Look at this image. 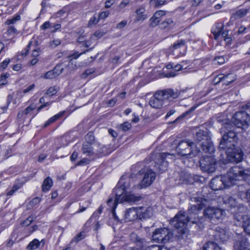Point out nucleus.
Segmentation results:
<instances>
[{"label":"nucleus","instance_id":"f257e3e1","mask_svg":"<svg viewBox=\"0 0 250 250\" xmlns=\"http://www.w3.org/2000/svg\"><path fill=\"white\" fill-rule=\"evenodd\" d=\"M191 201L196 204L189 206L188 210V215L185 212L181 211L171 220L172 225L175 228L174 233L179 240L185 239L188 237V230L187 228V223H198L200 219L196 217L197 215L208 203V200L197 195L192 197Z\"/></svg>","mask_w":250,"mask_h":250},{"label":"nucleus","instance_id":"f03ea898","mask_svg":"<svg viewBox=\"0 0 250 250\" xmlns=\"http://www.w3.org/2000/svg\"><path fill=\"white\" fill-rule=\"evenodd\" d=\"M180 92L178 90L168 88L156 91L149 100L150 106L154 108H161L165 101H172L179 97Z\"/></svg>","mask_w":250,"mask_h":250},{"label":"nucleus","instance_id":"7ed1b4c3","mask_svg":"<svg viewBox=\"0 0 250 250\" xmlns=\"http://www.w3.org/2000/svg\"><path fill=\"white\" fill-rule=\"evenodd\" d=\"M234 130L235 127L230 123H227L221 127L220 132L222 137L219 146L220 149H231L235 147L237 136Z\"/></svg>","mask_w":250,"mask_h":250},{"label":"nucleus","instance_id":"20e7f679","mask_svg":"<svg viewBox=\"0 0 250 250\" xmlns=\"http://www.w3.org/2000/svg\"><path fill=\"white\" fill-rule=\"evenodd\" d=\"M194 138L204 152L210 154L214 152L215 148L211 138L206 131L199 130L196 132Z\"/></svg>","mask_w":250,"mask_h":250},{"label":"nucleus","instance_id":"39448f33","mask_svg":"<svg viewBox=\"0 0 250 250\" xmlns=\"http://www.w3.org/2000/svg\"><path fill=\"white\" fill-rule=\"evenodd\" d=\"M249 174L246 170L238 167L231 168L228 172L225 177L228 181L227 186L231 187L237 184V181H241L247 179Z\"/></svg>","mask_w":250,"mask_h":250},{"label":"nucleus","instance_id":"423d86ee","mask_svg":"<svg viewBox=\"0 0 250 250\" xmlns=\"http://www.w3.org/2000/svg\"><path fill=\"white\" fill-rule=\"evenodd\" d=\"M193 144L194 143L190 141L183 140L179 143L176 150L181 156H187L190 158H192L200 155V150L192 149Z\"/></svg>","mask_w":250,"mask_h":250},{"label":"nucleus","instance_id":"0eeeda50","mask_svg":"<svg viewBox=\"0 0 250 250\" xmlns=\"http://www.w3.org/2000/svg\"><path fill=\"white\" fill-rule=\"evenodd\" d=\"M231 121L237 127L246 130L250 125V115L247 112L238 111L233 115Z\"/></svg>","mask_w":250,"mask_h":250},{"label":"nucleus","instance_id":"6e6552de","mask_svg":"<svg viewBox=\"0 0 250 250\" xmlns=\"http://www.w3.org/2000/svg\"><path fill=\"white\" fill-rule=\"evenodd\" d=\"M223 199L224 203L230 206V209L228 211L234 214V218L236 220L240 221L242 218L243 213L246 211V208L241 205H235V200L229 196H226Z\"/></svg>","mask_w":250,"mask_h":250},{"label":"nucleus","instance_id":"1a4fd4ad","mask_svg":"<svg viewBox=\"0 0 250 250\" xmlns=\"http://www.w3.org/2000/svg\"><path fill=\"white\" fill-rule=\"evenodd\" d=\"M173 233L167 228H158L153 232L152 240L157 243H166L172 238Z\"/></svg>","mask_w":250,"mask_h":250},{"label":"nucleus","instance_id":"9d476101","mask_svg":"<svg viewBox=\"0 0 250 250\" xmlns=\"http://www.w3.org/2000/svg\"><path fill=\"white\" fill-rule=\"evenodd\" d=\"M200 166L203 171L211 173L216 170V161L212 156H205L200 159Z\"/></svg>","mask_w":250,"mask_h":250},{"label":"nucleus","instance_id":"9b49d317","mask_svg":"<svg viewBox=\"0 0 250 250\" xmlns=\"http://www.w3.org/2000/svg\"><path fill=\"white\" fill-rule=\"evenodd\" d=\"M225 212L219 208L208 207L204 211V216L210 221L221 219L225 215Z\"/></svg>","mask_w":250,"mask_h":250},{"label":"nucleus","instance_id":"f8f14e48","mask_svg":"<svg viewBox=\"0 0 250 250\" xmlns=\"http://www.w3.org/2000/svg\"><path fill=\"white\" fill-rule=\"evenodd\" d=\"M225 150L228 161L238 163L242 161L244 154L241 149L234 147L233 148H226Z\"/></svg>","mask_w":250,"mask_h":250},{"label":"nucleus","instance_id":"ddd939ff","mask_svg":"<svg viewBox=\"0 0 250 250\" xmlns=\"http://www.w3.org/2000/svg\"><path fill=\"white\" fill-rule=\"evenodd\" d=\"M140 196L136 195L130 193L129 192H126L123 193L122 196H115L114 200L117 203H127L130 204H134L139 202L141 199Z\"/></svg>","mask_w":250,"mask_h":250},{"label":"nucleus","instance_id":"4468645a","mask_svg":"<svg viewBox=\"0 0 250 250\" xmlns=\"http://www.w3.org/2000/svg\"><path fill=\"white\" fill-rule=\"evenodd\" d=\"M130 178L124 179L122 177L116 187L114 188L113 192L115 196H122L123 193L128 192L127 190L130 187Z\"/></svg>","mask_w":250,"mask_h":250},{"label":"nucleus","instance_id":"2eb2a0df","mask_svg":"<svg viewBox=\"0 0 250 250\" xmlns=\"http://www.w3.org/2000/svg\"><path fill=\"white\" fill-rule=\"evenodd\" d=\"M35 87L34 84H32L24 89L22 91L20 90L16 92V94L9 95L7 97V104H9L11 101L14 104H19L21 99L23 97V93L25 94L32 90Z\"/></svg>","mask_w":250,"mask_h":250},{"label":"nucleus","instance_id":"dca6fc26","mask_svg":"<svg viewBox=\"0 0 250 250\" xmlns=\"http://www.w3.org/2000/svg\"><path fill=\"white\" fill-rule=\"evenodd\" d=\"M168 156H172L169 153H162L159 154L158 156L157 161L155 163V169L158 171L162 173L165 171L167 167L168 163L166 160V159Z\"/></svg>","mask_w":250,"mask_h":250},{"label":"nucleus","instance_id":"f3484780","mask_svg":"<svg viewBox=\"0 0 250 250\" xmlns=\"http://www.w3.org/2000/svg\"><path fill=\"white\" fill-rule=\"evenodd\" d=\"M227 183L228 181L225 176H217L211 180L210 183V187L213 190H221L225 188L229 187L227 186Z\"/></svg>","mask_w":250,"mask_h":250},{"label":"nucleus","instance_id":"a211bd4d","mask_svg":"<svg viewBox=\"0 0 250 250\" xmlns=\"http://www.w3.org/2000/svg\"><path fill=\"white\" fill-rule=\"evenodd\" d=\"M142 208L132 207L126 209L124 214V219L126 222L132 221L139 219Z\"/></svg>","mask_w":250,"mask_h":250},{"label":"nucleus","instance_id":"6ab92c4d","mask_svg":"<svg viewBox=\"0 0 250 250\" xmlns=\"http://www.w3.org/2000/svg\"><path fill=\"white\" fill-rule=\"evenodd\" d=\"M156 177L155 173L151 169L147 170L144 174V178L141 182V188H146L150 186Z\"/></svg>","mask_w":250,"mask_h":250},{"label":"nucleus","instance_id":"aec40b11","mask_svg":"<svg viewBox=\"0 0 250 250\" xmlns=\"http://www.w3.org/2000/svg\"><path fill=\"white\" fill-rule=\"evenodd\" d=\"M214 236L216 240H220L222 242H225L229 238V235L227 231L220 227H217L214 230Z\"/></svg>","mask_w":250,"mask_h":250},{"label":"nucleus","instance_id":"412c9836","mask_svg":"<svg viewBox=\"0 0 250 250\" xmlns=\"http://www.w3.org/2000/svg\"><path fill=\"white\" fill-rule=\"evenodd\" d=\"M132 240L136 244L137 249L140 250H146L147 247V242L143 238L140 237L136 233L131 234Z\"/></svg>","mask_w":250,"mask_h":250},{"label":"nucleus","instance_id":"4be33fe9","mask_svg":"<svg viewBox=\"0 0 250 250\" xmlns=\"http://www.w3.org/2000/svg\"><path fill=\"white\" fill-rule=\"evenodd\" d=\"M250 244L247 238L242 237L236 241L233 246L234 250H249Z\"/></svg>","mask_w":250,"mask_h":250},{"label":"nucleus","instance_id":"5701e85b","mask_svg":"<svg viewBox=\"0 0 250 250\" xmlns=\"http://www.w3.org/2000/svg\"><path fill=\"white\" fill-rule=\"evenodd\" d=\"M165 14L166 12L163 10L156 11L149 20L150 25L153 27L156 26L161 21V18Z\"/></svg>","mask_w":250,"mask_h":250},{"label":"nucleus","instance_id":"b1692460","mask_svg":"<svg viewBox=\"0 0 250 250\" xmlns=\"http://www.w3.org/2000/svg\"><path fill=\"white\" fill-rule=\"evenodd\" d=\"M145 8L143 6H141L135 10V13L136 14L135 22L143 21L147 18V15L145 14Z\"/></svg>","mask_w":250,"mask_h":250},{"label":"nucleus","instance_id":"393cba45","mask_svg":"<svg viewBox=\"0 0 250 250\" xmlns=\"http://www.w3.org/2000/svg\"><path fill=\"white\" fill-rule=\"evenodd\" d=\"M82 153L86 156H93L94 152L91 145L88 143H83L81 148Z\"/></svg>","mask_w":250,"mask_h":250},{"label":"nucleus","instance_id":"a878e982","mask_svg":"<svg viewBox=\"0 0 250 250\" xmlns=\"http://www.w3.org/2000/svg\"><path fill=\"white\" fill-rule=\"evenodd\" d=\"M63 68L62 67L61 65H58L56 66L55 69L53 70H50L48 72H47L44 76V78L45 79H53L55 77H56L57 76H58L59 73H57L56 72H55V70H57L58 69H60L61 71L60 73H62L63 70Z\"/></svg>","mask_w":250,"mask_h":250},{"label":"nucleus","instance_id":"bb28decb","mask_svg":"<svg viewBox=\"0 0 250 250\" xmlns=\"http://www.w3.org/2000/svg\"><path fill=\"white\" fill-rule=\"evenodd\" d=\"M249 11L248 9H240L232 14L231 19H240L245 16Z\"/></svg>","mask_w":250,"mask_h":250},{"label":"nucleus","instance_id":"cd10ccee","mask_svg":"<svg viewBox=\"0 0 250 250\" xmlns=\"http://www.w3.org/2000/svg\"><path fill=\"white\" fill-rule=\"evenodd\" d=\"M182 48H186V41L185 40L181 39L177 41L170 47V50L173 51Z\"/></svg>","mask_w":250,"mask_h":250},{"label":"nucleus","instance_id":"c85d7f7f","mask_svg":"<svg viewBox=\"0 0 250 250\" xmlns=\"http://www.w3.org/2000/svg\"><path fill=\"white\" fill-rule=\"evenodd\" d=\"M221 248L215 242L209 241L203 247L202 250H220Z\"/></svg>","mask_w":250,"mask_h":250},{"label":"nucleus","instance_id":"c756f323","mask_svg":"<svg viewBox=\"0 0 250 250\" xmlns=\"http://www.w3.org/2000/svg\"><path fill=\"white\" fill-rule=\"evenodd\" d=\"M223 26L221 23H217L215 27L212 29V33L214 36L215 39L217 40L220 36L222 33Z\"/></svg>","mask_w":250,"mask_h":250},{"label":"nucleus","instance_id":"7c9ffc66","mask_svg":"<svg viewBox=\"0 0 250 250\" xmlns=\"http://www.w3.org/2000/svg\"><path fill=\"white\" fill-rule=\"evenodd\" d=\"M111 203H112V211H111L112 218L117 223L119 221V219L118 218V217L116 215L115 210L117 205L118 203H117L115 200H113L112 198L110 197V198H109V199L107 200V203L108 204H110Z\"/></svg>","mask_w":250,"mask_h":250},{"label":"nucleus","instance_id":"2f4dec72","mask_svg":"<svg viewBox=\"0 0 250 250\" xmlns=\"http://www.w3.org/2000/svg\"><path fill=\"white\" fill-rule=\"evenodd\" d=\"M53 186V181L51 178L47 177L45 178L42 185V190L44 192L48 191Z\"/></svg>","mask_w":250,"mask_h":250},{"label":"nucleus","instance_id":"473e14b6","mask_svg":"<svg viewBox=\"0 0 250 250\" xmlns=\"http://www.w3.org/2000/svg\"><path fill=\"white\" fill-rule=\"evenodd\" d=\"M64 113V111H62L49 118L44 124V127H46L47 126L49 125L52 123L55 122L56 120H57L60 118L62 117Z\"/></svg>","mask_w":250,"mask_h":250},{"label":"nucleus","instance_id":"72a5a7b5","mask_svg":"<svg viewBox=\"0 0 250 250\" xmlns=\"http://www.w3.org/2000/svg\"><path fill=\"white\" fill-rule=\"evenodd\" d=\"M139 208H142V210L141 211L140 215H139V219L146 218L150 217L152 215L151 208H145L143 207H140Z\"/></svg>","mask_w":250,"mask_h":250},{"label":"nucleus","instance_id":"f704fd0d","mask_svg":"<svg viewBox=\"0 0 250 250\" xmlns=\"http://www.w3.org/2000/svg\"><path fill=\"white\" fill-rule=\"evenodd\" d=\"M42 242V240L40 242L38 239H35L30 242L27 246V249L30 250H35L40 247V245Z\"/></svg>","mask_w":250,"mask_h":250},{"label":"nucleus","instance_id":"c9c22d12","mask_svg":"<svg viewBox=\"0 0 250 250\" xmlns=\"http://www.w3.org/2000/svg\"><path fill=\"white\" fill-rule=\"evenodd\" d=\"M236 79V76L233 74H228L226 75H224V84L229 85V83H232Z\"/></svg>","mask_w":250,"mask_h":250},{"label":"nucleus","instance_id":"e433bc0d","mask_svg":"<svg viewBox=\"0 0 250 250\" xmlns=\"http://www.w3.org/2000/svg\"><path fill=\"white\" fill-rule=\"evenodd\" d=\"M243 228L244 231L248 234L250 235V221L247 217L243 221Z\"/></svg>","mask_w":250,"mask_h":250},{"label":"nucleus","instance_id":"4c0bfd02","mask_svg":"<svg viewBox=\"0 0 250 250\" xmlns=\"http://www.w3.org/2000/svg\"><path fill=\"white\" fill-rule=\"evenodd\" d=\"M85 142L84 143H88L91 145L94 143L95 140V137L92 132H88L85 137Z\"/></svg>","mask_w":250,"mask_h":250},{"label":"nucleus","instance_id":"58836bf2","mask_svg":"<svg viewBox=\"0 0 250 250\" xmlns=\"http://www.w3.org/2000/svg\"><path fill=\"white\" fill-rule=\"evenodd\" d=\"M216 121L222 124L223 126L227 123H230L229 121L227 119L226 117L221 114H218L216 117Z\"/></svg>","mask_w":250,"mask_h":250},{"label":"nucleus","instance_id":"ea45409f","mask_svg":"<svg viewBox=\"0 0 250 250\" xmlns=\"http://www.w3.org/2000/svg\"><path fill=\"white\" fill-rule=\"evenodd\" d=\"M41 202V199L39 197H35L30 201L29 204L27 205V209H29L32 208L36 205L38 204Z\"/></svg>","mask_w":250,"mask_h":250},{"label":"nucleus","instance_id":"a19ab883","mask_svg":"<svg viewBox=\"0 0 250 250\" xmlns=\"http://www.w3.org/2000/svg\"><path fill=\"white\" fill-rule=\"evenodd\" d=\"M99 21V17H98L95 15H93L89 20L88 23V27H92L93 26L96 25Z\"/></svg>","mask_w":250,"mask_h":250},{"label":"nucleus","instance_id":"79ce46f5","mask_svg":"<svg viewBox=\"0 0 250 250\" xmlns=\"http://www.w3.org/2000/svg\"><path fill=\"white\" fill-rule=\"evenodd\" d=\"M36 219V216L33 215H30L25 221H24L22 222V225L23 226L27 227L29 225H30L32 223V222L34 220H35Z\"/></svg>","mask_w":250,"mask_h":250},{"label":"nucleus","instance_id":"37998d69","mask_svg":"<svg viewBox=\"0 0 250 250\" xmlns=\"http://www.w3.org/2000/svg\"><path fill=\"white\" fill-rule=\"evenodd\" d=\"M58 91V88L57 86H51L47 89L46 94L49 96H53L57 93Z\"/></svg>","mask_w":250,"mask_h":250},{"label":"nucleus","instance_id":"c03bdc74","mask_svg":"<svg viewBox=\"0 0 250 250\" xmlns=\"http://www.w3.org/2000/svg\"><path fill=\"white\" fill-rule=\"evenodd\" d=\"M196 108V107L195 106H192L191 107L189 110H188V111L184 112L182 115L181 116H179V117H178L175 120V122H176L177 121L179 120V119H182L184 117H185L186 116H187L188 115L190 114L191 112H192Z\"/></svg>","mask_w":250,"mask_h":250},{"label":"nucleus","instance_id":"a18cd8bd","mask_svg":"<svg viewBox=\"0 0 250 250\" xmlns=\"http://www.w3.org/2000/svg\"><path fill=\"white\" fill-rule=\"evenodd\" d=\"M9 74L6 73L1 74L0 77V85H4L7 83V78L9 77Z\"/></svg>","mask_w":250,"mask_h":250},{"label":"nucleus","instance_id":"49530a36","mask_svg":"<svg viewBox=\"0 0 250 250\" xmlns=\"http://www.w3.org/2000/svg\"><path fill=\"white\" fill-rule=\"evenodd\" d=\"M224 74H220L217 76H216L213 80V83L215 84H217L218 83H219L220 82H223L224 81Z\"/></svg>","mask_w":250,"mask_h":250},{"label":"nucleus","instance_id":"de8ad7c7","mask_svg":"<svg viewBox=\"0 0 250 250\" xmlns=\"http://www.w3.org/2000/svg\"><path fill=\"white\" fill-rule=\"evenodd\" d=\"M131 127V125L128 122H125L121 124L120 126V128L124 131H126L129 130Z\"/></svg>","mask_w":250,"mask_h":250},{"label":"nucleus","instance_id":"09e8293b","mask_svg":"<svg viewBox=\"0 0 250 250\" xmlns=\"http://www.w3.org/2000/svg\"><path fill=\"white\" fill-rule=\"evenodd\" d=\"M90 162V160L87 158H83L79 161L76 164V166H84L88 164Z\"/></svg>","mask_w":250,"mask_h":250},{"label":"nucleus","instance_id":"8fccbe9b","mask_svg":"<svg viewBox=\"0 0 250 250\" xmlns=\"http://www.w3.org/2000/svg\"><path fill=\"white\" fill-rule=\"evenodd\" d=\"M36 108V106L34 104H31L27 107L22 112L23 114L27 115L31 111Z\"/></svg>","mask_w":250,"mask_h":250},{"label":"nucleus","instance_id":"3c124183","mask_svg":"<svg viewBox=\"0 0 250 250\" xmlns=\"http://www.w3.org/2000/svg\"><path fill=\"white\" fill-rule=\"evenodd\" d=\"M61 43V41L59 39H55L50 42L49 46L52 48H54Z\"/></svg>","mask_w":250,"mask_h":250},{"label":"nucleus","instance_id":"603ef678","mask_svg":"<svg viewBox=\"0 0 250 250\" xmlns=\"http://www.w3.org/2000/svg\"><path fill=\"white\" fill-rule=\"evenodd\" d=\"M155 3V6L156 7H159L165 4L166 0H150V3Z\"/></svg>","mask_w":250,"mask_h":250},{"label":"nucleus","instance_id":"864d4df0","mask_svg":"<svg viewBox=\"0 0 250 250\" xmlns=\"http://www.w3.org/2000/svg\"><path fill=\"white\" fill-rule=\"evenodd\" d=\"M21 19V17L20 15H17L12 19L7 20L6 21L7 24H14L17 21H20Z\"/></svg>","mask_w":250,"mask_h":250},{"label":"nucleus","instance_id":"5fc2aeb1","mask_svg":"<svg viewBox=\"0 0 250 250\" xmlns=\"http://www.w3.org/2000/svg\"><path fill=\"white\" fill-rule=\"evenodd\" d=\"M173 23V21L171 19L168 18L166 19L163 22H162V25L163 26V28H166L168 25H170Z\"/></svg>","mask_w":250,"mask_h":250},{"label":"nucleus","instance_id":"6e6d98bb","mask_svg":"<svg viewBox=\"0 0 250 250\" xmlns=\"http://www.w3.org/2000/svg\"><path fill=\"white\" fill-rule=\"evenodd\" d=\"M225 60L223 56H218L215 58L214 62L215 63L222 64L225 62Z\"/></svg>","mask_w":250,"mask_h":250},{"label":"nucleus","instance_id":"4d7b16f0","mask_svg":"<svg viewBox=\"0 0 250 250\" xmlns=\"http://www.w3.org/2000/svg\"><path fill=\"white\" fill-rule=\"evenodd\" d=\"M94 72V70L93 69H87L82 74V77L83 78H86L88 75L92 74Z\"/></svg>","mask_w":250,"mask_h":250},{"label":"nucleus","instance_id":"13d9d810","mask_svg":"<svg viewBox=\"0 0 250 250\" xmlns=\"http://www.w3.org/2000/svg\"><path fill=\"white\" fill-rule=\"evenodd\" d=\"M10 60L9 59H6L4 61H3L0 64V69H1L2 70L4 69L7 67L8 64L9 63Z\"/></svg>","mask_w":250,"mask_h":250},{"label":"nucleus","instance_id":"bf43d9fd","mask_svg":"<svg viewBox=\"0 0 250 250\" xmlns=\"http://www.w3.org/2000/svg\"><path fill=\"white\" fill-rule=\"evenodd\" d=\"M85 52H82V53H81L80 54H79L78 55H76V54H72L70 57H71L72 58L70 60L69 62V64H68V66H69L70 65V64H72L73 63V59H77L80 55H81L82 54L84 53Z\"/></svg>","mask_w":250,"mask_h":250},{"label":"nucleus","instance_id":"052dcab7","mask_svg":"<svg viewBox=\"0 0 250 250\" xmlns=\"http://www.w3.org/2000/svg\"><path fill=\"white\" fill-rule=\"evenodd\" d=\"M109 15V11H104V12H101L98 17H99V20L100 19H104L106 18H107Z\"/></svg>","mask_w":250,"mask_h":250},{"label":"nucleus","instance_id":"680f3d73","mask_svg":"<svg viewBox=\"0 0 250 250\" xmlns=\"http://www.w3.org/2000/svg\"><path fill=\"white\" fill-rule=\"evenodd\" d=\"M7 33L9 35L18 33L17 29L13 26H11L9 27L7 31Z\"/></svg>","mask_w":250,"mask_h":250},{"label":"nucleus","instance_id":"e2e57ef3","mask_svg":"<svg viewBox=\"0 0 250 250\" xmlns=\"http://www.w3.org/2000/svg\"><path fill=\"white\" fill-rule=\"evenodd\" d=\"M127 21L123 20L120 22L116 26V28L118 29H122L125 27L127 24Z\"/></svg>","mask_w":250,"mask_h":250},{"label":"nucleus","instance_id":"0e129e2a","mask_svg":"<svg viewBox=\"0 0 250 250\" xmlns=\"http://www.w3.org/2000/svg\"><path fill=\"white\" fill-rule=\"evenodd\" d=\"M100 146V149L97 150V152L102 155H106L107 154L106 152V148L104 146H101V145H99Z\"/></svg>","mask_w":250,"mask_h":250},{"label":"nucleus","instance_id":"69168bd1","mask_svg":"<svg viewBox=\"0 0 250 250\" xmlns=\"http://www.w3.org/2000/svg\"><path fill=\"white\" fill-rule=\"evenodd\" d=\"M84 237V235L83 233L80 232L78 235H77L74 237V240L76 242H79V241L81 240L82 239H83Z\"/></svg>","mask_w":250,"mask_h":250},{"label":"nucleus","instance_id":"338daca9","mask_svg":"<svg viewBox=\"0 0 250 250\" xmlns=\"http://www.w3.org/2000/svg\"><path fill=\"white\" fill-rule=\"evenodd\" d=\"M245 196L244 198L247 200V201L249 203L250 206V188L244 194Z\"/></svg>","mask_w":250,"mask_h":250},{"label":"nucleus","instance_id":"774afa93","mask_svg":"<svg viewBox=\"0 0 250 250\" xmlns=\"http://www.w3.org/2000/svg\"><path fill=\"white\" fill-rule=\"evenodd\" d=\"M159 245H153L151 246H148L146 248V250H159Z\"/></svg>","mask_w":250,"mask_h":250}]
</instances>
